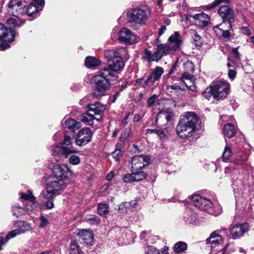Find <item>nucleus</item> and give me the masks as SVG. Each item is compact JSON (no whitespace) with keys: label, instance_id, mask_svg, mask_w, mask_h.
I'll use <instances>...</instances> for the list:
<instances>
[{"label":"nucleus","instance_id":"f257e3e1","mask_svg":"<svg viewBox=\"0 0 254 254\" xmlns=\"http://www.w3.org/2000/svg\"><path fill=\"white\" fill-rule=\"evenodd\" d=\"M199 121L197 115L192 112L185 113L180 117L176 127V132L181 138L190 137L196 131Z\"/></svg>","mask_w":254,"mask_h":254},{"label":"nucleus","instance_id":"f03ea898","mask_svg":"<svg viewBox=\"0 0 254 254\" xmlns=\"http://www.w3.org/2000/svg\"><path fill=\"white\" fill-rule=\"evenodd\" d=\"M169 44H160L157 45V49L154 53V59L156 62L159 61L164 55H168L172 51L180 49L182 40L179 32H175L168 39Z\"/></svg>","mask_w":254,"mask_h":254},{"label":"nucleus","instance_id":"7ed1b4c3","mask_svg":"<svg viewBox=\"0 0 254 254\" xmlns=\"http://www.w3.org/2000/svg\"><path fill=\"white\" fill-rule=\"evenodd\" d=\"M110 75L113 74L106 69H101L98 74L94 76L91 82L94 87L95 93L98 95L103 96L111 88V81L115 78L112 79Z\"/></svg>","mask_w":254,"mask_h":254},{"label":"nucleus","instance_id":"20e7f679","mask_svg":"<svg viewBox=\"0 0 254 254\" xmlns=\"http://www.w3.org/2000/svg\"><path fill=\"white\" fill-rule=\"evenodd\" d=\"M230 89L229 83L225 81H218L213 83L203 92L202 95L207 100L212 96L214 99L220 100L225 98Z\"/></svg>","mask_w":254,"mask_h":254},{"label":"nucleus","instance_id":"39448f33","mask_svg":"<svg viewBox=\"0 0 254 254\" xmlns=\"http://www.w3.org/2000/svg\"><path fill=\"white\" fill-rule=\"evenodd\" d=\"M72 139L68 135H64L63 144L66 146H56L52 150V153L56 160H59L61 156L67 158L71 154L76 153L77 151L72 146Z\"/></svg>","mask_w":254,"mask_h":254},{"label":"nucleus","instance_id":"423d86ee","mask_svg":"<svg viewBox=\"0 0 254 254\" xmlns=\"http://www.w3.org/2000/svg\"><path fill=\"white\" fill-rule=\"evenodd\" d=\"M15 36V30L6 27L0 23V51H4L10 47L7 43L12 42Z\"/></svg>","mask_w":254,"mask_h":254},{"label":"nucleus","instance_id":"0eeeda50","mask_svg":"<svg viewBox=\"0 0 254 254\" xmlns=\"http://www.w3.org/2000/svg\"><path fill=\"white\" fill-rule=\"evenodd\" d=\"M64 187L65 184L63 180L56 179L50 181L47 184L46 190L42 191L41 195L44 198H51Z\"/></svg>","mask_w":254,"mask_h":254},{"label":"nucleus","instance_id":"6e6552de","mask_svg":"<svg viewBox=\"0 0 254 254\" xmlns=\"http://www.w3.org/2000/svg\"><path fill=\"white\" fill-rule=\"evenodd\" d=\"M127 15L129 22L138 24H145L148 19L147 12L141 8L130 9Z\"/></svg>","mask_w":254,"mask_h":254},{"label":"nucleus","instance_id":"1a4fd4ad","mask_svg":"<svg viewBox=\"0 0 254 254\" xmlns=\"http://www.w3.org/2000/svg\"><path fill=\"white\" fill-rule=\"evenodd\" d=\"M218 12L223 21L221 24H227L228 29H232V24L235 21V13L233 10L228 5H223L219 7Z\"/></svg>","mask_w":254,"mask_h":254},{"label":"nucleus","instance_id":"9d476101","mask_svg":"<svg viewBox=\"0 0 254 254\" xmlns=\"http://www.w3.org/2000/svg\"><path fill=\"white\" fill-rule=\"evenodd\" d=\"M192 204L198 207L200 209L207 211L208 213H212L213 204L211 201L203 198L199 195H194L191 197Z\"/></svg>","mask_w":254,"mask_h":254},{"label":"nucleus","instance_id":"9b49d317","mask_svg":"<svg viewBox=\"0 0 254 254\" xmlns=\"http://www.w3.org/2000/svg\"><path fill=\"white\" fill-rule=\"evenodd\" d=\"M92 136V133L89 128H83L76 135L75 143L78 146H84L91 141Z\"/></svg>","mask_w":254,"mask_h":254},{"label":"nucleus","instance_id":"f8f14e48","mask_svg":"<svg viewBox=\"0 0 254 254\" xmlns=\"http://www.w3.org/2000/svg\"><path fill=\"white\" fill-rule=\"evenodd\" d=\"M53 173L56 179L66 180L72 175V172L69 168L64 165L56 164L53 168Z\"/></svg>","mask_w":254,"mask_h":254},{"label":"nucleus","instance_id":"ddd939ff","mask_svg":"<svg viewBox=\"0 0 254 254\" xmlns=\"http://www.w3.org/2000/svg\"><path fill=\"white\" fill-rule=\"evenodd\" d=\"M124 64L122 57H117L108 62V66L104 67L102 69H106L111 72L113 75H110L113 78L118 77L116 72L123 68Z\"/></svg>","mask_w":254,"mask_h":254},{"label":"nucleus","instance_id":"4468645a","mask_svg":"<svg viewBox=\"0 0 254 254\" xmlns=\"http://www.w3.org/2000/svg\"><path fill=\"white\" fill-rule=\"evenodd\" d=\"M150 157L147 155H139L131 158V167L132 171L142 170L149 164Z\"/></svg>","mask_w":254,"mask_h":254},{"label":"nucleus","instance_id":"2eb2a0df","mask_svg":"<svg viewBox=\"0 0 254 254\" xmlns=\"http://www.w3.org/2000/svg\"><path fill=\"white\" fill-rule=\"evenodd\" d=\"M118 40L121 43L132 44L136 40L135 35L128 29L122 28L118 33Z\"/></svg>","mask_w":254,"mask_h":254},{"label":"nucleus","instance_id":"dca6fc26","mask_svg":"<svg viewBox=\"0 0 254 254\" xmlns=\"http://www.w3.org/2000/svg\"><path fill=\"white\" fill-rule=\"evenodd\" d=\"M189 17L192 18L194 24L200 28L206 27L210 23L209 16L203 12L193 15L190 14Z\"/></svg>","mask_w":254,"mask_h":254},{"label":"nucleus","instance_id":"f3484780","mask_svg":"<svg viewBox=\"0 0 254 254\" xmlns=\"http://www.w3.org/2000/svg\"><path fill=\"white\" fill-rule=\"evenodd\" d=\"M25 5L22 4V2L17 0H11L8 5L9 11L16 17L23 14L25 12Z\"/></svg>","mask_w":254,"mask_h":254},{"label":"nucleus","instance_id":"a211bd4d","mask_svg":"<svg viewBox=\"0 0 254 254\" xmlns=\"http://www.w3.org/2000/svg\"><path fill=\"white\" fill-rule=\"evenodd\" d=\"M249 224L247 223L236 224L230 228V234L233 239L241 236L248 230Z\"/></svg>","mask_w":254,"mask_h":254},{"label":"nucleus","instance_id":"6ab92c4d","mask_svg":"<svg viewBox=\"0 0 254 254\" xmlns=\"http://www.w3.org/2000/svg\"><path fill=\"white\" fill-rule=\"evenodd\" d=\"M163 73V68L160 66H157L148 75L144 82V84L145 85H153L156 82L159 81L160 80V78Z\"/></svg>","mask_w":254,"mask_h":254},{"label":"nucleus","instance_id":"aec40b11","mask_svg":"<svg viewBox=\"0 0 254 254\" xmlns=\"http://www.w3.org/2000/svg\"><path fill=\"white\" fill-rule=\"evenodd\" d=\"M88 111L94 117V115L99 116V118L96 117V120L100 121L102 117L104 111L105 110L104 106L99 102L94 104H90L88 105Z\"/></svg>","mask_w":254,"mask_h":254},{"label":"nucleus","instance_id":"412c9836","mask_svg":"<svg viewBox=\"0 0 254 254\" xmlns=\"http://www.w3.org/2000/svg\"><path fill=\"white\" fill-rule=\"evenodd\" d=\"M174 117L171 111H161L156 118V124L160 126H164L168 123Z\"/></svg>","mask_w":254,"mask_h":254},{"label":"nucleus","instance_id":"4be33fe9","mask_svg":"<svg viewBox=\"0 0 254 254\" xmlns=\"http://www.w3.org/2000/svg\"><path fill=\"white\" fill-rule=\"evenodd\" d=\"M76 234L79 236L81 243L92 245L93 234L92 232L86 229H78L76 231Z\"/></svg>","mask_w":254,"mask_h":254},{"label":"nucleus","instance_id":"5701e85b","mask_svg":"<svg viewBox=\"0 0 254 254\" xmlns=\"http://www.w3.org/2000/svg\"><path fill=\"white\" fill-rule=\"evenodd\" d=\"M225 24H221L217 25L213 27L214 31L218 36H221L224 38L229 39L231 37V34L229 31L231 29H228V25L224 27Z\"/></svg>","mask_w":254,"mask_h":254},{"label":"nucleus","instance_id":"b1692460","mask_svg":"<svg viewBox=\"0 0 254 254\" xmlns=\"http://www.w3.org/2000/svg\"><path fill=\"white\" fill-rule=\"evenodd\" d=\"M23 232L24 231L21 228L17 229L9 232L4 238L0 237V250H1L2 245L5 244L9 240Z\"/></svg>","mask_w":254,"mask_h":254},{"label":"nucleus","instance_id":"393cba45","mask_svg":"<svg viewBox=\"0 0 254 254\" xmlns=\"http://www.w3.org/2000/svg\"><path fill=\"white\" fill-rule=\"evenodd\" d=\"M236 133L237 130L233 124L228 123L224 126L223 133L225 137L231 138L234 136Z\"/></svg>","mask_w":254,"mask_h":254},{"label":"nucleus","instance_id":"a878e982","mask_svg":"<svg viewBox=\"0 0 254 254\" xmlns=\"http://www.w3.org/2000/svg\"><path fill=\"white\" fill-rule=\"evenodd\" d=\"M96 117L93 116L88 111L82 114L80 117V120L86 125L91 126L93 125V121L96 120Z\"/></svg>","mask_w":254,"mask_h":254},{"label":"nucleus","instance_id":"bb28decb","mask_svg":"<svg viewBox=\"0 0 254 254\" xmlns=\"http://www.w3.org/2000/svg\"><path fill=\"white\" fill-rule=\"evenodd\" d=\"M20 197L23 199L29 200V203L30 204L31 209H34L36 207V198L33 196L31 191H28L27 193L21 192L20 193Z\"/></svg>","mask_w":254,"mask_h":254},{"label":"nucleus","instance_id":"cd10ccee","mask_svg":"<svg viewBox=\"0 0 254 254\" xmlns=\"http://www.w3.org/2000/svg\"><path fill=\"white\" fill-rule=\"evenodd\" d=\"M101 62L92 57H87L85 61V66L89 68L94 69L96 67L99 66Z\"/></svg>","mask_w":254,"mask_h":254},{"label":"nucleus","instance_id":"c85d7f7f","mask_svg":"<svg viewBox=\"0 0 254 254\" xmlns=\"http://www.w3.org/2000/svg\"><path fill=\"white\" fill-rule=\"evenodd\" d=\"M188 248V245L184 242L179 241L175 244L173 250L176 254L184 253Z\"/></svg>","mask_w":254,"mask_h":254},{"label":"nucleus","instance_id":"c756f323","mask_svg":"<svg viewBox=\"0 0 254 254\" xmlns=\"http://www.w3.org/2000/svg\"><path fill=\"white\" fill-rule=\"evenodd\" d=\"M65 126L69 129H77L81 127L80 122H77L74 119H69L65 121Z\"/></svg>","mask_w":254,"mask_h":254},{"label":"nucleus","instance_id":"7c9ffc66","mask_svg":"<svg viewBox=\"0 0 254 254\" xmlns=\"http://www.w3.org/2000/svg\"><path fill=\"white\" fill-rule=\"evenodd\" d=\"M121 53L115 49L108 50L105 52V56L109 60H112L117 57H121Z\"/></svg>","mask_w":254,"mask_h":254},{"label":"nucleus","instance_id":"2f4dec72","mask_svg":"<svg viewBox=\"0 0 254 254\" xmlns=\"http://www.w3.org/2000/svg\"><path fill=\"white\" fill-rule=\"evenodd\" d=\"M81 250L78 243L75 241H71L69 247V254H80Z\"/></svg>","mask_w":254,"mask_h":254},{"label":"nucleus","instance_id":"473e14b6","mask_svg":"<svg viewBox=\"0 0 254 254\" xmlns=\"http://www.w3.org/2000/svg\"><path fill=\"white\" fill-rule=\"evenodd\" d=\"M109 212V206L106 203H99L97 205V213L101 216H106Z\"/></svg>","mask_w":254,"mask_h":254},{"label":"nucleus","instance_id":"72a5a7b5","mask_svg":"<svg viewBox=\"0 0 254 254\" xmlns=\"http://www.w3.org/2000/svg\"><path fill=\"white\" fill-rule=\"evenodd\" d=\"M229 2V0H215L213 2L210 3L208 5H204L203 6V9L204 10H211L221 3H228Z\"/></svg>","mask_w":254,"mask_h":254},{"label":"nucleus","instance_id":"f704fd0d","mask_svg":"<svg viewBox=\"0 0 254 254\" xmlns=\"http://www.w3.org/2000/svg\"><path fill=\"white\" fill-rule=\"evenodd\" d=\"M221 241V237L215 233H212L209 238L206 240L207 244H218Z\"/></svg>","mask_w":254,"mask_h":254},{"label":"nucleus","instance_id":"c9c22d12","mask_svg":"<svg viewBox=\"0 0 254 254\" xmlns=\"http://www.w3.org/2000/svg\"><path fill=\"white\" fill-rule=\"evenodd\" d=\"M248 160L247 154H243L242 155H238L233 160L234 164L237 166L243 165Z\"/></svg>","mask_w":254,"mask_h":254},{"label":"nucleus","instance_id":"e433bc0d","mask_svg":"<svg viewBox=\"0 0 254 254\" xmlns=\"http://www.w3.org/2000/svg\"><path fill=\"white\" fill-rule=\"evenodd\" d=\"M85 220L92 225H98L100 223V219L95 215H86Z\"/></svg>","mask_w":254,"mask_h":254},{"label":"nucleus","instance_id":"4c0bfd02","mask_svg":"<svg viewBox=\"0 0 254 254\" xmlns=\"http://www.w3.org/2000/svg\"><path fill=\"white\" fill-rule=\"evenodd\" d=\"M233 152L230 147L227 145L224 148L223 154L222 159L224 161H227L232 156Z\"/></svg>","mask_w":254,"mask_h":254},{"label":"nucleus","instance_id":"58836bf2","mask_svg":"<svg viewBox=\"0 0 254 254\" xmlns=\"http://www.w3.org/2000/svg\"><path fill=\"white\" fill-rule=\"evenodd\" d=\"M135 177V181L139 182L144 180L146 177V173L142 170L132 171Z\"/></svg>","mask_w":254,"mask_h":254},{"label":"nucleus","instance_id":"ea45409f","mask_svg":"<svg viewBox=\"0 0 254 254\" xmlns=\"http://www.w3.org/2000/svg\"><path fill=\"white\" fill-rule=\"evenodd\" d=\"M191 37L193 39V43L195 46H200L202 43L201 37L197 34L195 30L191 31Z\"/></svg>","mask_w":254,"mask_h":254},{"label":"nucleus","instance_id":"a19ab883","mask_svg":"<svg viewBox=\"0 0 254 254\" xmlns=\"http://www.w3.org/2000/svg\"><path fill=\"white\" fill-rule=\"evenodd\" d=\"M7 25L10 27L9 28H16L17 27H19L21 26V23L17 21V19L10 17L7 20L6 22Z\"/></svg>","mask_w":254,"mask_h":254},{"label":"nucleus","instance_id":"79ce46f5","mask_svg":"<svg viewBox=\"0 0 254 254\" xmlns=\"http://www.w3.org/2000/svg\"><path fill=\"white\" fill-rule=\"evenodd\" d=\"M133 172L131 174H126L123 177V181L126 183H131L135 181Z\"/></svg>","mask_w":254,"mask_h":254},{"label":"nucleus","instance_id":"37998d69","mask_svg":"<svg viewBox=\"0 0 254 254\" xmlns=\"http://www.w3.org/2000/svg\"><path fill=\"white\" fill-rule=\"evenodd\" d=\"M40 11L44 6V0H33L31 2Z\"/></svg>","mask_w":254,"mask_h":254},{"label":"nucleus","instance_id":"c03bdc74","mask_svg":"<svg viewBox=\"0 0 254 254\" xmlns=\"http://www.w3.org/2000/svg\"><path fill=\"white\" fill-rule=\"evenodd\" d=\"M26 11L28 15H32L35 12H38L39 11L37 9L35 6H34V5L32 2H31L29 6L27 7Z\"/></svg>","mask_w":254,"mask_h":254},{"label":"nucleus","instance_id":"a18cd8bd","mask_svg":"<svg viewBox=\"0 0 254 254\" xmlns=\"http://www.w3.org/2000/svg\"><path fill=\"white\" fill-rule=\"evenodd\" d=\"M69 163L73 165H76L80 163V158L76 155H71L68 159Z\"/></svg>","mask_w":254,"mask_h":254},{"label":"nucleus","instance_id":"49530a36","mask_svg":"<svg viewBox=\"0 0 254 254\" xmlns=\"http://www.w3.org/2000/svg\"><path fill=\"white\" fill-rule=\"evenodd\" d=\"M131 133V128L128 127L125 129L124 133L122 134L120 137L121 141H124L129 136Z\"/></svg>","mask_w":254,"mask_h":254},{"label":"nucleus","instance_id":"de8ad7c7","mask_svg":"<svg viewBox=\"0 0 254 254\" xmlns=\"http://www.w3.org/2000/svg\"><path fill=\"white\" fill-rule=\"evenodd\" d=\"M144 57L147 59L148 62L156 61L153 60L154 59V54H152L150 50L145 49L144 50Z\"/></svg>","mask_w":254,"mask_h":254},{"label":"nucleus","instance_id":"09e8293b","mask_svg":"<svg viewBox=\"0 0 254 254\" xmlns=\"http://www.w3.org/2000/svg\"><path fill=\"white\" fill-rule=\"evenodd\" d=\"M122 155V153L121 149H116L112 153L113 157L117 162L119 161L120 158L121 157Z\"/></svg>","mask_w":254,"mask_h":254},{"label":"nucleus","instance_id":"8fccbe9b","mask_svg":"<svg viewBox=\"0 0 254 254\" xmlns=\"http://www.w3.org/2000/svg\"><path fill=\"white\" fill-rule=\"evenodd\" d=\"M22 209L20 207L14 206L12 207V211L13 215L18 217L22 213Z\"/></svg>","mask_w":254,"mask_h":254},{"label":"nucleus","instance_id":"3c124183","mask_svg":"<svg viewBox=\"0 0 254 254\" xmlns=\"http://www.w3.org/2000/svg\"><path fill=\"white\" fill-rule=\"evenodd\" d=\"M147 254H160V252L153 246H149L146 251Z\"/></svg>","mask_w":254,"mask_h":254},{"label":"nucleus","instance_id":"603ef678","mask_svg":"<svg viewBox=\"0 0 254 254\" xmlns=\"http://www.w3.org/2000/svg\"><path fill=\"white\" fill-rule=\"evenodd\" d=\"M48 200L46 202V206L48 209H52L54 206V204L53 202V196L51 198H48Z\"/></svg>","mask_w":254,"mask_h":254},{"label":"nucleus","instance_id":"864d4df0","mask_svg":"<svg viewBox=\"0 0 254 254\" xmlns=\"http://www.w3.org/2000/svg\"><path fill=\"white\" fill-rule=\"evenodd\" d=\"M131 115L130 113H128L126 114V117L122 120L121 122V126H125L128 123V120L129 116Z\"/></svg>","mask_w":254,"mask_h":254},{"label":"nucleus","instance_id":"5fc2aeb1","mask_svg":"<svg viewBox=\"0 0 254 254\" xmlns=\"http://www.w3.org/2000/svg\"><path fill=\"white\" fill-rule=\"evenodd\" d=\"M41 223L40 224V227L41 228H44L47 225L48 223V221L47 218H46L44 216L40 217Z\"/></svg>","mask_w":254,"mask_h":254},{"label":"nucleus","instance_id":"6e6d98bb","mask_svg":"<svg viewBox=\"0 0 254 254\" xmlns=\"http://www.w3.org/2000/svg\"><path fill=\"white\" fill-rule=\"evenodd\" d=\"M241 31L243 34H245L247 36H250L251 34V31L250 29L246 26H244L241 28Z\"/></svg>","mask_w":254,"mask_h":254},{"label":"nucleus","instance_id":"4d7b16f0","mask_svg":"<svg viewBox=\"0 0 254 254\" xmlns=\"http://www.w3.org/2000/svg\"><path fill=\"white\" fill-rule=\"evenodd\" d=\"M232 53L235 55L236 58L239 61H241V55L238 50V48H233L232 49Z\"/></svg>","mask_w":254,"mask_h":254},{"label":"nucleus","instance_id":"13d9d810","mask_svg":"<svg viewBox=\"0 0 254 254\" xmlns=\"http://www.w3.org/2000/svg\"><path fill=\"white\" fill-rule=\"evenodd\" d=\"M236 75V71L235 70L229 69L228 71V76L231 79L233 80Z\"/></svg>","mask_w":254,"mask_h":254},{"label":"nucleus","instance_id":"bf43d9fd","mask_svg":"<svg viewBox=\"0 0 254 254\" xmlns=\"http://www.w3.org/2000/svg\"><path fill=\"white\" fill-rule=\"evenodd\" d=\"M156 134L160 138H165L166 135L164 132V131L162 129H157V131Z\"/></svg>","mask_w":254,"mask_h":254},{"label":"nucleus","instance_id":"052dcab7","mask_svg":"<svg viewBox=\"0 0 254 254\" xmlns=\"http://www.w3.org/2000/svg\"><path fill=\"white\" fill-rule=\"evenodd\" d=\"M190 77V76L189 74H184L181 78V80L182 81L184 84L186 85V86H188V83L185 81V79L189 80Z\"/></svg>","mask_w":254,"mask_h":254},{"label":"nucleus","instance_id":"680f3d73","mask_svg":"<svg viewBox=\"0 0 254 254\" xmlns=\"http://www.w3.org/2000/svg\"><path fill=\"white\" fill-rule=\"evenodd\" d=\"M155 102V97L154 96H152L150 97L147 101V106L148 107H151L153 106Z\"/></svg>","mask_w":254,"mask_h":254},{"label":"nucleus","instance_id":"e2e57ef3","mask_svg":"<svg viewBox=\"0 0 254 254\" xmlns=\"http://www.w3.org/2000/svg\"><path fill=\"white\" fill-rule=\"evenodd\" d=\"M168 89H173V90H178V89L182 90L181 89V87L179 85H177L176 84L168 86Z\"/></svg>","mask_w":254,"mask_h":254},{"label":"nucleus","instance_id":"0e129e2a","mask_svg":"<svg viewBox=\"0 0 254 254\" xmlns=\"http://www.w3.org/2000/svg\"><path fill=\"white\" fill-rule=\"evenodd\" d=\"M167 28L166 26H161V28L159 29L158 32V34L160 36L162 35L166 31Z\"/></svg>","mask_w":254,"mask_h":254},{"label":"nucleus","instance_id":"69168bd1","mask_svg":"<svg viewBox=\"0 0 254 254\" xmlns=\"http://www.w3.org/2000/svg\"><path fill=\"white\" fill-rule=\"evenodd\" d=\"M141 119V117L139 114H135L133 118V121L134 122H138Z\"/></svg>","mask_w":254,"mask_h":254},{"label":"nucleus","instance_id":"338daca9","mask_svg":"<svg viewBox=\"0 0 254 254\" xmlns=\"http://www.w3.org/2000/svg\"><path fill=\"white\" fill-rule=\"evenodd\" d=\"M168 250H169V247L167 246H164L162 248L161 252L162 254H167L168 253Z\"/></svg>","mask_w":254,"mask_h":254},{"label":"nucleus","instance_id":"774afa93","mask_svg":"<svg viewBox=\"0 0 254 254\" xmlns=\"http://www.w3.org/2000/svg\"><path fill=\"white\" fill-rule=\"evenodd\" d=\"M121 91H120V90L116 92V93L114 94V96H113V102H115V101L117 100L118 97L120 95V92Z\"/></svg>","mask_w":254,"mask_h":254}]
</instances>
